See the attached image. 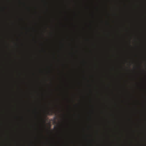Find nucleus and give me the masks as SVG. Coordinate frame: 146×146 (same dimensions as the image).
I'll return each instance as SVG.
<instances>
[{"instance_id":"f257e3e1","label":"nucleus","mask_w":146,"mask_h":146,"mask_svg":"<svg viewBox=\"0 0 146 146\" xmlns=\"http://www.w3.org/2000/svg\"><path fill=\"white\" fill-rule=\"evenodd\" d=\"M49 109L52 111L56 109L60 110L61 109V107H59L56 105H49Z\"/></svg>"},{"instance_id":"f03ea898","label":"nucleus","mask_w":146,"mask_h":146,"mask_svg":"<svg viewBox=\"0 0 146 146\" xmlns=\"http://www.w3.org/2000/svg\"><path fill=\"white\" fill-rule=\"evenodd\" d=\"M53 121H55L56 119H53ZM60 120H109L111 119H60ZM112 120H146V119H112Z\"/></svg>"},{"instance_id":"7ed1b4c3","label":"nucleus","mask_w":146,"mask_h":146,"mask_svg":"<svg viewBox=\"0 0 146 146\" xmlns=\"http://www.w3.org/2000/svg\"><path fill=\"white\" fill-rule=\"evenodd\" d=\"M53 119H58L55 117H54ZM59 119H111V118H59Z\"/></svg>"},{"instance_id":"20e7f679","label":"nucleus","mask_w":146,"mask_h":146,"mask_svg":"<svg viewBox=\"0 0 146 146\" xmlns=\"http://www.w3.org/2000/svg\"><path fill=\"white\" fill-rule=\"evenodd\" d=\"M47 119H0V120H44V129L45 127V123Z\"/></svg>"},{"instance_id":"39448f33","label":"nucleus","mask_w":146,"mask_h":146,"mask_svg":"<svg viewBox=\"0 0 146 146\" xmlns=\"http://www.w3.org/2000/svg\"><path fill=\"white\" fill-rule=\"evenodd\" d=\"M33 111H37V109L36 108L34 110H33Z\"/></svg>"},{"instance_id":"423d86ee","label":"nucleus","mask_w":146,"mask_h":146,"mask_svg":"<svg viewBox=\"0 0 146 146\" xmlns=\"http://www.w3.org/2000/svg\"><path fill=\"white\" fill-rule=\"evenodd\" d=\"M102 110V107H100V108H99L98 109V110L100 111H101V110Z\"/></svg>"},{"instance_id":"0eeeda50","label":"nucleus","mask_w":146,"mask_h":146,"mask_svg":"<svg viewBox=\"0 0 146 146\" xmlns=\"http://www.w3.org/2000/svg\"><path fill=\"white\" fill-rule=\"evenodd\" d=\"M92 111H94V109L93 108H92Z\"/></svg>"}]
</instances>
